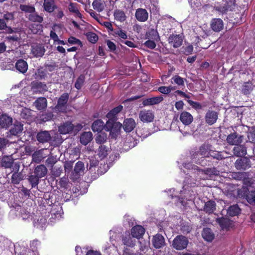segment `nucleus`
I'll use <instances>...</instances> for the list:
<instances>
[{
    "instance_id": "13d9d810",
    "label": "nucleus",
    "mask_w": 255,
    "mask_h": 255,
    "mask_svg": "<svg viewBox=\"0 0 255 255\" xmlns=\"http://www.w3.org/2000/svg\"><path fill=\"white\" fill-rule=\"evenodd\" d=\"M85 81V76L84 75H80L79 78L77 79L75 84V87L77 89H80L81 88L84 82Z\"/></svg>"
},
{
    "instance_id": "ddd939ff",
    "label": "nucleus",
    "mask_w": 255,
    "mask_h": 255,
    "mask_svg": "<svg viewBox=\"0 0 255 255\" xmlns=\"http://www.w3.org/2000/svg\"><path fill=\"white\" fill-rule=\"evenodd\" d=\"M163 100V98L162 96L152 97L144 100L142 104L144 106L156 105L162 102Z\"/></svg>"
},
{
    "instance_id": "69168bd1",
    "label": "nucleus",
    "mask_w": 255,
    "mask_h": 255,
    "mask_svg": "<svg viewBox=\"0 0 255 255\" xmlns=\"http://www.w3.org/2000/svg\"><path fill=\"white\" fill-rule=\"evenodd\" d=\"M195 180L192 177V176H187L186 177L185 182L187 184L190 185L191 186L195 184Z\"/></svg>"
},
{
    "instance_id": "e2e57ef3",
    "label": "nucleus",
    "mask_w": 255,
    "mask_h": 255,
    "mask_svg": "<svg viewBox=\"0 0 255 255\" xmlns=\"http://www.w3.org/2000/svg\"><path fill=\"white\" fill-rule=\"evenodd\" d=\"M68 41L71 44L82 45V42L79 39L73 36L70 37L68 39Z\"/></svg>"
},
{
    "instance_id": "0e129e2a",
    "label": "nucleus",
    "mask_w": 255,
    "mask_h": 255,
    "mask_svg": "<svg viewBox=\"0 0 255 255\" xmlns=\"http://www.w3.org/2000/svg\"><path fill=\"white\" fill-rule=\"evenodd\" d=\"M187 102L189 104V105L192 106L193 108L196 110H200L202 108V106L199 103L194 102L190 100H187Z\"/></svg>"
},
{
    "instance_id": "7c9ffc66",
    "label": "nucleus",
    "mask_w": 255,
    "mask_h": 255,
    "mask_svg": "<svg viewBox=\"0 0 255 255\" xmlns=\"http://www.w3.org/2000/svg\"><path fill=\"white\" fill-rule=\"evenodd\" d=\"M43 6L45 10L48 12L53 11L56 8L54 0H44Z\"/></svg>"
},
{
    "instance_id": "774afa93",
    "label": "nucleus",
    "mask_w": 255,
    "mask_h": 255,
    "mask_svg": "<svg viewBox=\"0 0 255 255\" xmlns=\"http://www.w3.org/2000/svg\"><path fill=\"white\" fill-rule=\"evenodd\" d=\"M53 115L51 113L43 115L41 119L44 122L48 121L53 118Z\"/></svg>"
},
{
    "instance_id": "052dcab7",
    "label": "nucleus",
    "mask_w": 255,
    "mask_h": 255,
    "mask_svg": "<svg viewBox=\"0 0 255 255\" xmlns=\"http://www.w3.org/2000/svg\"><path fill=\"white\" fill-rule=\"evenodd\" d=\"M113 35H118L121 38L123 39H127V35L125 31H124L121 29H119L118 30H115L114 31Z\"/></svg>"
},
{
    "instance_id": "2eb2a0df",
    "label": "nucleus",
    "mask_w": 255,
    "mask_h": 255,
    "mask_svg": "<svg viewBox=\"0 0 255 255\" xmlns=\"http://www.w3.org/2000/svg\"><path fill=\"white\" fill-rule=\"evenodd\" d=\"M135 17L139 21L144 22L147 20L148 14L146 9L138 8L136 10Z\"/></svg>"
},
{
    "instance_id": "58836bf2",
    "label": "nucleus",
    "mask_w": 255,
    "mask_h": 255,
    "mask_svg": "<svg viewBox=\"0 0 255 255\" xmlns=\"http://www.w3.org/2000/svg\"><path fill=\"white\" fill-rule=\"evenodd\" d=\"M123 109L122 106H119L110 111L107 115V118L115 119L116 116Z\"/></svg>"
},
{
    "instance_id": "6e6d98bb",
    "label": "nucleus",
    "mask_w": 255,
    "mask_h": 255,
    "mask_svg": "<svg viewBox=\"0 0 255 255\" xmlns=\"http://www.w3.org/2000/svg\"><path fill=\"white\" fill-rule=\"evenodd\" d=\"M109 120L107 122L106 125L104 124V128L107 131H110L112 127H113L115 123L116 122L115 121V119L108 118Z\"/></svg>"
},
{
    "instance_id": "7ed1b4c3",
    "label": "nucleus",
    "mask_w": 255,
    "mask_h": 255,
    "mask_svg": "<svg viewBox=\"0 0 255 255\" xmlns=\"http://www.w3.org/2000/svg\"><path fill=\"white\" fill-rule=\"evenodd\" d=\"M139 120L143 123H151L154 119V113L151 110H143L138 114Z\"/></svg>"
},
{
    "instance_id": "c9c22d12",
    "label": "nucleus",
    "mask_w": 255,
    "mask_h": 255,
    "mask_svg": "<svg viewBox=\"0 0 255 255\" xmlns=\"http://www.w3.org/2000/svg\"><path fill=\"white\" fill-rule=\"evenodd\" d=\"M104 128V123L101 120L95 121L92 126V129L94 131H101Z\"/></svg>"
},
{
    "instance_id": "8fccbe9b",
    "label": "nucleus",
    "mask_w": 255,
    "mask_h": 255,
    "mask_svg": "<svg viewBox=\"0 0 255 255\" xmlns=\"http://www.w3.org/2000/svg\"><path fill=\"white\" fill-rule=\"evenodd\" d=\"M39 178H40L37 177L36 175H32L29 176L28 180L31 183L32 187H35L38 184Z\"/></svg>"
},
{
    "instance_id": "ea45409f",
    "label": "nucleus",
    "mask_w": 255,
    "mask_h": 255,
    "mask_svg": "<svg viewBox=\"0 0 255 255\" xmlns=\"http://www.w3.org/2000/svg\"><path fill=\"white\" fill-rule=\"evenodd\" d=\"M108 139L107 133L101 132H100L95 138L96 143L98 144H103L106 142Z\"/></svg>"
},
{
    "instance_id": "37998d69",
    "label": "nucleus",
    "mask_w": 255,
    "mask_h": 255,
    "mask_svg": "<svg viewBox=\"0 0 255 255\" xmlns=\"http://www.w3.org/2000/svg\"><path fill=\"white\" fill-rule=\"evenodd\" d=\"M185 79L181 78L178 75L173 76L171 79V83L172 84L175 83L179 86H184V81Z\"/></svg>"
},
{
    "instance_id": "cd10ccee",
    "label": "nucleus",
    "mask_w": 255,
    "mask_h": 255,
    "mask_svg": "<svg viewBox=\"0 0 255 255\" xmlns=\"http://www.w3.org/2000/svg\"><path fill=\"white\" fill-rule=\"evenodd\" d=\"M47 173V169L44 165H39L34 169V173L39 178L45 176Z\"/></svg>"
},
{
    "instance_id": "dca6fc26",
    "label": "nucleus",
    "mask_w": 255,
    "mask_h": 255,
    "mask_svg": "<svg viewBox=\"0 0 255 255\" xmlns=\"http://www.w3.org/2000/svg\"><path fill=\"white\" fill-rule=\"evenodd\" d=\"M145 229L139 225L135 226L131 229V234L132 237L136 239L140 238L144 234Z\"/></svg>"
},
{
    "instance_id": "473e14b6",
    "label": "nucleus",
    "mask_w": 255,
    "mask_h": 255,
    "mask_svg": "<svg viewBox=\"0 0 255 255\" xmlns=\"http://www.w3.org/2000/svg\"><path fill=\"white\" fill-rule=\"evenodd\" d=\"M93 8L98 12L102 11L105 7V2L102 0H94L92 3Z\"/></svg>"
},
{
    "instance_id": "9d476101",
    "label": "nucleus",
    "mask_w": 255,
    "mask_h": 255,
    "mask_svg": "<svg viewBox=\"0 0 255 255\" xmlns=\"http://www.w3.org/2000/svg\"><path fill=\"white\" fill-rule=\"evenodd\" d=\"M218 118V114L217 112L209 111L205 116L206 122L210 125H212L216 122Z\"/></svg>"
},
{
    "instance_id": "2f4dec72",
    "label": "nucleus",
    "mask_w": 255,
    "mask_h": 255,
    "mask_svg": "<svg viewBox=\"0 0 255 255\" xmlns=\"http://www.w3.org/2000/svg\"><path fill=\"white\" fill-rule=\"evenodd\" d=\"M114 16L116 20L121 22L125 21L127 18L125 13L121 9L115 10L114 12Z\"/></svg>"
},
{
    "instance_id": "393cba45",
    "label": "nucleus",
    "mask_w": 255,
    "mask_h": 255,
    "mask_svg": "<svg viewBox=\"0 0 255 255\" xmlns=\"http://www.w3.org/2000/svg\"><path fill=\"white\" fill-rule=\"evenodd\" d=\"M110 152V148L105 145H100L97 150V154L101 159L105 158Z\"/></svg>"
},
{
    "instance_id": "20e7f679",
    "label": "nucleus",
    "mask_w": 255,
    "mask_h": 255,
    "mask_svg": "<svg viewBox=\"0 0 255 255\" xmlns=\"http://www.w3.org/2000/svg\"><path fill=\"white\" fill-rule=\"evenodd\" d=\"M68 99V94H63L58 99L57 105L55 107V110L59 112H65L66 109V104Z\"/></svg>"
},
{
    "instance_id": "864d4df0",
    "label": "nucleus",
    "mask_w": 255,
    "mask_h": 255,
    "mask_svg": "<svg viewBox=\"0 0 255 255\" xmlns=\"http://www.w3.org/2000/svg\"><path fill=\"white\" fill-rule=\"evenodd\" d=\"M246 199L249 203L255 205V191H249Z\"/></svg>"
},
{
    "instance_id": "39448f33",
    "label": "nucleus",
    "mask_w": 255,
    "mask_h": 255,
    "mask_svg": "<svg viewBox=\"0 0 255 255\" xmlns=\"http://www.w3.org/2000/svg\"><path fill=\"white\" fill-rule=\"evenodd\" d=\"M226 140L229 144L237 145L242 142L243 136L234 132L228 135Z\"/></svg>"
},
{
    "instance_id": "3c124183",
    "label": "nucleus",
    "mask_w": 255,
    "mask_h": 255,
    "mask_svg": "<svg viewBox=\"0 0 255 255\" xmlns=\"http://www.w3.org/2000/svg\"><path fill=\"white\" fill-rule=\"evenodd\" d=\"M31 115V111L30 109L24 108L22 109L20 112V116L24 119H28Z\"/></svg>"
},
{
    "instance_id": "f03ea898",
    "label": "nucleus",
    "mask_w": 255,
    "mask_h": 255,
    "mask_svg": "<svg viewBox=\"0 0 255 255\" xmlns=\"http://www.w3.org/2000/svg\"><path fill=\"white\" fill-rule=\"evenodd\" d=\"M210 151V146L208 145H203L200 148L199 151L194 152L192 155V159L193 161L198 163L200 156L201 157H209Z\"/></svg>"
},
{
    "instance_id": "b1692460",
    "label": "nucleus",
    "mask_w": 255,
    "mask_h": 255,
    "mask_svg": "<svg viewBox=\"0 0 255 255\" xmlns=\"http://www.w3.org/2000/svg\"><path fill=\"white\" fill-rule=\"evenodd\" d=\"M84 163L81 161H78L75 165L73 174L75 175V178H77L79 176L81 175L84 173Z\"/></svg>"
},
{
    "instance_id": "c756f323",
    "label": "nucleus",
    "mask_w": 255,
    "mask_h": 255,
    "mask_svg": "<svg viewBox=\"0 0 255 255\" xmlns=\"http://www.w3.org/2000/svg\"><path fill=\"white\" fill-rule=\"evenodd\" d=\"M216 209V203L212 201H208L206 202L204 207V211L206 213L211 214L214 212Z\"/></svg>"
},
{
    "instance_id": "4c0bfd02",
    "label": "nucleus",
    "mask_w": 255,
    "mask_h": 255,
    "mask_svg": "<svg viewBox=\"0 0 255 255\" xmlns=\"http://www.w3.org/2000/svg\"><path fill=\"white\" fill-rule=\"evenodd\" d=\"M13 164V160L9 156H4L1 160V166L6 168H10Z\"/></svg>"
},
{
    "instance_id": "5701e85b",
    "label": "nucleus",
    "mask_w": 255,
    "mask_h": 255,
    "mask_svg": "<svg viewBox=\"0 0 255 255\" xmlns=\"http://www.w3.org/2000/svg\"><path fill=\"white\" fill-rule=\"evenodd\" d=\"M93 139V134L91 131L84 132L80 136V142L83 145L88 144Z\"/></svg>"
},
{
    "instance_id": "4d7b16f0",
    "label": "nucleus",
    "mask_w": 255,
    "mask_h": 255,
    "mask_svg": "<svg viewBox=\"0 0 255 255\" xmlns=\"http://www.w3.org/2000/svg\"><path fill=\"white\" fill-rule=\"evenodd\" d=\"M158 41H156L155 40H151V39H148L147 41H146L144 43V45L146 46V47L151 49H153L155 48L156 45V42H157Z\"/></svg>"
},
{
    "instance_id": "a19ab883",
    "label": "nucleus",
    "mask_w": 255,
    "mask_h": 255,
    "mask_svg": "<svg viewBox=\"0 0 255 255\" xmlns=\"http://www.w3.org/2000/svg\"><path fill=\"white\" fill-rule=\"evenodd\" d=\"M28 19L32 22H37L41 23L42 22L43 18V17L38 15L36 12H33L30 14L28 16Z\"/></svg>"
},
{
    "instance_id": "72a5a7b5",
    "label": "nucleus",
    "mask_w": 255,
    "mask_h": 255,
    "mask_svg": "<svg viewBox=\"0 0 255 255\" xmlns=\"http://www.w3.org/2000/svg\"><path fill=\"white\" fill-rule=\"evenodd\" d=\"M217 222L222 229H227L232 224V222L230 220L225 218H218Z\"/></svg>"
},
{
    "instance_id": "a211bd4d",
    "label": "nucleus",
    "mask_w": 255,
    "mask_h": 255,
    "mask_svg": "<svg viewBox=\"0 0 255 255\" xmlns=\"http://www.w3.org/2000/svg\"><path fill=\"white\" fill-rule=\"evenodd\" d=\"M180 120L184 125H189L192 122L193 118L189 113L184 111L180 115Z\"/></svg>"
},
{
    "instance_id": "6ab92c4d",
    "label": "nucleus",
    "mask_w": 255,
    "mask_h": 255,
    "mask_svg": "<svg viewBox=\"0 0 255 255\" xmlns=\"http://www.w3.org/2000/svg\"><path fill=\"white\" fill-rule=\"evenodd\" d=\"M234 3L235 0H227L226 1L223 2L221 5L216 6V9L222 13H224L230 8L232 5Z\"/></svg>"
},
{
    "instance_id": "680f3d73",
    "label": "nucleus",
    "mask_w": 255,
    "mask_h": 255,
    "mask_svg": "<svg viewBox=\"0 0 255 255\" xmlns=\"http://www.w3.org/2000/svg\"><path fill=\"white\" fill-rule=\"evenodd\" d=\"M87 37L89 41L91 43H95L98 39L97 35L93 32H89L87 34Z\"/></svg>"
},
{
    "instance_id": "a878e982",
    "label": "nucleus",
    "mask_w": 255,
    "mask_h": 255,
    "mask_svg": "<svg viewBox=\"0 0 255 255\" xmlns=\"http://www.w3.org/2000/svg\"><path fill=\"white\" fill-rule=\"evenodd\" d=\"M16 69L22 73H25L28 69V65L26 61L20 59L18 60L15 64Z\"/></svg>"
},
{
    "instance_id": "f8f14e48",
    "label": "nucleus",
    "mask_w": 255,
    "mask_h": 255,
    "mask_svg": "<svg viewBox=\"0 0 255 255\" xmlns=\"http://www.w3.org/2000/svg\"><path fill=\"white\" fill-rule=\"evenodd\" d=\"M182 39L179 35H170L168 38V42L174 48L180 46L182 43Z\"/></svg>"
},
{
    "instance_id": "338daca9",
    "label": "nucleus",
    "mask_w": 255,
    "mask_h": 255,
    "mask_svg": "<svg viewBox=\"0 0 255 255\" xmlns=\"http://www.w3.org/2000/svg\"><path fill=\"white\" fill-rule=\"evenodd\" d=\"M8 142V140L5 138H0V149L4 148L6 147Z\"/></svg>"
},
{
    "instance_id": "f3484780",
    "label": "nucleus",
    "mask_w": 255,
    "mask_h": 255,
    "mask_svg": "<svg viewBox=\"0 0 255 255\" xmlns=\"http://www.w3.org/2000/svg\"><path fill=\"white\" fill-rule=\"evenodd\" d=\"M23 129V125L20 122L16 121L9 130L10 134L17 135L20 133Z\"/></svg>"
},
{
    "instance_id": "79ce46f5",
    "label": "nucleus",
    "mask_w": 255,
    "mask_h": 255,
    "mask_svg": "<svg viewBox=\"0 0 255 255\" xmlns=\"http://www.w3.org/2000/svg\"><path fill=\"white\" fill-rule=\"evenodd\" d=\"M32 161L35 163H39L43 158L42 150L34 152L32 155Z\"/></svg>"
},
{
    "instance_id": "bf43d9fd",
    "label": "nucleus",
    "mask_w": 255,
    "mask_h": 255,
    "mask_svg": "<svg viewBox=\"0 0 255 255\" xmlns=\"http://www.w3.org/2000/svg\"><path fill=\"white\" fill-rule=\"evenodd\" d=\"M253 89V86L251 83L247 82L245 83L242 89V91L245 94H248Z\"/></svg>"
},
{
    "instance_id": "5fc2aeb1",
    "label": "nucleus",
    "mask_w": 255,
    "mask_h": 255,
    "mask_svg": "<svg viewBox=\"0 0 255 255\" xmlns=\"http://www.w3.org/2000/svg\"><path fill=\"white\" fill-rule=\"evenodd\" d=\"M248 137L251 142L255 143V128L252 127L250 129Z\"/></svg>"
},
{
    "instance_id": "412c9836",
    "label": "nucleus",
    "mask_w": 255,
    "mask_h": 255,
    "mask_svg": "<svg viewBox=\"0 0 255 255\" xmlns=\"http://www.w3.org/2000/svg\"><path fill=\"white\" fill-rule=\"evenodd\" d=\"M135 122L133 119H127L124 122V129L126 132H130L135 127Z\"/></svg>"
},
{
    "instance_id": "0eeeda50",
    "label": "nucleus",
    "mask_w": 255,
    "mask_h": 255,
    "mask_svg": "<svg viewBox=\"0 0 255 255\" xmlns=\"http://www.w3.org/2000/svg\"><path fill=\"white\" fill-rule=\"evenodd\" d=\"M235 166L238 170H246L251 167L250 161L246 158L238 159L235 163Z\"/></svg>"
},
{
    "instance_id": "f704fd0d",
    "label": "nucleus",
    "mask_w": 255,
    "mask_h": 255,
    "mask_svg": "<svg viewBox=\"0 0 255 255\" xmlns=\"http://www.w3.org/2000/svg\"><path fill=\"white\" fill-rule=\"evenodd\" d=\"M34 105L37 109L43 110L47 106V100L45 98H39L34 103Z\"/></svg>"
},
{
    "instance_id": "603ef678",
    "label": "nucleus",
    "mask_w": 255,
    "mask_h": 255,
    "mask_svg": "<svg viewBox=\"0 0 255 255\" xmlns=\"http://www.w3.org/2000/svg\"><path fill=\"white\" fill-rule=\"evenodd\" d=\"M77 6L78 4L77 3L71 2L69 5L68 9L70 12L75 13L77 15H80V13Z\"/></svg>"
},
{
    "instance_id": "4be33fe9",
    "label": "nucleus",
    "mask_w": 255,
    "mask_h": 255,
    "mask_svg": "<svg viewBox=\"0 0 255 255\" xmlns=\"http://www.w3.org/2000/svg\"><path fill=\"white\" fill-rule=\"evenodd\" d=\"M51 135L47 131H41L37 135L38 141L42 143L48 142L51 139Z\"/></svg>"
},
{
    "instance_id": "6e6552de",
    "label": "nucleus",
    "mask_w": 255,
    "mask_h": 255,
    "mask_svg": "<svg viewBox=\"0 0 255 255\" xmlns=\"http://www.w3.org/2000/svg\"><path fill=\"white\" fill-rule=\"evenodd\" d=\"M12 118L6 114L0 116V126L1 128L7 129L12 124Z\"/></svg>"
},
{
    "instance_id": "c03bdc74",
    "label": "nucleus",
    "mask_w": 255,
    "mask_h": 255,
    "mask_svg": "<svg viewBox=\"0 0 255 255\" xmlns=\"http://www.w3.org/2000/svg\"><path fill=\"white\" fill-rule=\"evenodd\" d=\"M122 127V124L119 122H116L112 128L110 130L111 134L113 137H115L117 134L119 132L121 128Z\"/></svg>"
},
{
    "instance_id": "aec40b11",
    "label": "nucleus",
    "mask_w": 255,
    "mask_h": 255,
    "mask_svg": "<svg viewBox=\"0 0 255 255\" xmlns=\"http://www.w3.org/2000/svg\"><path fill=\"white\" fill-rule=\"evenodd\" d=\"M145 39L159 41L160 40V36L156 29L151 28L146 32Z\"/></svg>"
},
{
    "instance_id": "de8ad7c7",
    "label": "nucleus",
    "mask_w": 255,
    "mask_h": 255,
    "mask_svg": "<svg viewBox=\"0 0 255 255\" xmlns=\"http://www.w3.org/2000/svg\"><path fill=\"white\" fill-rule=\"evenodd\" d=\"M22 174L20 172H14L11 177L12 182L14 184H18L22 179Z\"/></svg>"
},
{
    "instance_id": "49530a36",
    "label": "nucleus",
    "mask_w": 255,
    "mask_h": 255,
    "mask_svg": "<svg viewBox=\"0 0 255 255\" xmlns=\"http://www.w3.org/2000/svg\"><path fill=\"white\" fill-rule=\"evenodd\" d=\"M20 9L25 12L30 13V14L35 12V8L33 6L27 4H21L20 5Z\"/></svg>"
},
{
    "instance_id": "f257e3e1",
    "label": "nucleus",
    "mask_w": 255,
    "mask_h": 255,
    "mask_svg": "<svg viewBox=\"0 0 255 255\" xmlns=\"http://www.w3.org/2000/svg\"><path fill=\"white\" fill-rule=\"evenodd\" d=\"M188 243L187 238L182 235H178L173 240L172 247L177 250H183L186 248Z\"/></svg>"
},
{
    "instance_id": "e433bc0d",
    "label": "nucleus",
    "mask_w": 255,
    "mask_h": 255,
    "mask_svg": "<svg viewBox=\"0 0 255 255\" xmlns=\"http://www.w3.org/2000/svg\"><path fill=\"white\" fill-rule=\"evenodd\" d=\"M122 241L125 245L130 247H133L135 244V240H133L129 234L124 236Z\"/></svg>"
},
{
    "instance_id": "4468645a",
    "label": "nucleus",
    "mask_w": 255,
    "mask_h": 255,
    "mask_svg": "<svg viewBox=\"0 0 255 255\" xmlns=\"http://www.w3.org/2000/svg\"><path fill=\"white\" fill-rule=\"evenodd\" d=\"M74 128L71 122H67L59 127V131L61 134H67L71 132Z\"/></svg>"
},
{
    "instance_id": "a18cd8bd",
    "label": "nucleus",
    "mask_w": 255,
    "mask_h": 255,
    "mask_svg": "<svg viewBox=\"0 0 255 255\" xmlns=\"http://www.w3.org/2000/svg\"><path fill=\"white\" fill-rule=\"evenodd\" d=\"M240 212V209L237 205L231 206L228 210V214L231 216L237 215Z\"/></svg>"
},
{
    "instance_id": "1a4fd4ad",
    "label": "nucleus",
    "mask_w": 255,
    "mask_h": 255,
    "mask_svg": "<svg viewBox=\"0 0 255 255\" xmlns=\"http://www.w3.org/2000/svg\"><path fill=\"white\" fill-rule=\"evenodd\" d=\"M210 26L213 31L219 32L223 29V21L220 18H214L211 21Z\"/></svg>"
},
{
    "instance_id": "c85d7f7f",
    "label": "nucleus",
    "mask_w": 255,
    "mask_h": 255,
    "mask_svg": "<svg viewBox=\"0 0 255 255\" xmlns=\"http://www.w3.org/2000/svg\"><path fill=\"white\" fill-rule=\"evenodd\" d=\"M237 146L234 147L233 152L234 155L237 156H243L247 154L246 148L243 145H237Z\"/></svg>"
},
{
    "instance_id": "423d86ee",
    "label": "nucleus",
    "mask_w": 255,
    "mask_h": 255,
    "mask_svg": "<svg viewBox=\"0 0 255 255\" xmlns=\"http://www.w3.org/2000/svg\"><path fill=\"white\" fill-rule=\"evenodd\" d=\"M31 50L32 54L35 57H42L45 52L44 46L37 43L33 44L31 46Z\"/></svg>"
},
{
    "instance_id": "bb28decb",
    "label": "nucleus",
    "mask_w": 255,
    "mask_h": 255,
    "mask_svg": "<svg viewBox=\"0 0 255 255\" xmlns=\"http://www.w3.org/2000/svg\"><path fill=\"white\" fill-rule=\"evenodd\" d=\"M202 236L203 239L209 242H212L215 238V235L209 228H205L203 230Z\"/></svg>"
},
{
    "instance_id": "9b49d317",
    "label": "nucleus",
    "mask_w": 255,
    "mask_h": 255,
    "mask_svg": "<svg viewBox=\"0 0 255 255\" xmlns=\"http://www.w3.org/2000/svg\"><path fill=\"white\" fill-rule=\"evenodd\" d=\"M152 244L156 249H159L164 246L165 240L163 236L160 234L154 236L152 239Z\"/></svg>"
},
{
    "instance_id": "09e8293b",
    "label": "nucleus",
    "mask_w": 255,
    "mask_h": 255,
    "mask_svg": "<svg viewBox=\"0 0 255 255\" xmlns=\"http://www.w3.org/2000/svg\"><path fill=\"white\" fill-rule=\"evenodd\" d=\"M209 156L212 157L214 158H216L218 160L226 158V157L222 154V152L217 151H213L211 149L210 151Z\"/></svg>"
}]
</instances>
